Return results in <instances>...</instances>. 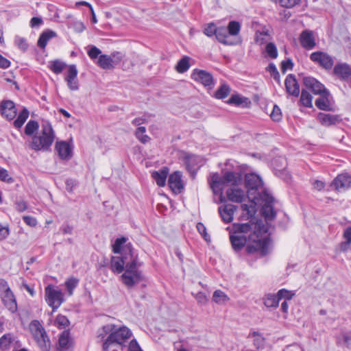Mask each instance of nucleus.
Instances as JSON below:
<instances>
[{
  "label": "nucleus",
  "mask_w": 351,
  "mask_h": 351,
  "mask_svg": "<svg viewBox=\"0 0 351 351\" xmlns=\"http://www.w3.org/2000/svg\"><path fill=\"white\" fill-rule=\"evenodd\" d=\"M230 239L234 250L245 248L248 254H256L261 257L270 252V240L261 234V225L258 221L250 220L246 223H234L228 228Z\"/></svg>",
  "instance_id": "f257e3e1"
},
{
  "label": "nucleus",
  "mask_w": 351,
  "mask_h": 351,
  "mask_svg": "<svg viewBox=\"0 0 351 351\" xmlns=\"http://www.w3.org/2000/svg\"><path fill=\"white\" fill-rule=\"evenodd\" d=\"M127 240L125 237L118 238L112 245L113 252L118 254L112 256L110 261L111 270L114 273H121L138 258L131 243H126Z\"/></svg>",
  "instance_id": "f03ea898"
},
{
  "label": "nucleus",
  "mask_w": 351,
  "mask_h": 351,
  "mask_svg": "<svg viewBox=\"0 0 351 351\" xmlns=\"http://www.w3.org/2000/svg\"><path fill=\"white\" fill-rule=\"evenodd\" d=\"M241 181V176L232 171H226L222 176L215 173L211 176L210 186L215 194L219 195V202H226L222 191L225 185L233 186L238 185Z\"/></svg>",
  "instance_id": "7ed1b4c3"
},
{
  "label": "nucleus",
  "mask_w": 351,
  "mask_h": 351,
  "mask_svg": "<svg viewBox=\"0 0 351 351\" xmlns=\"http://www.w3.org/2000/svg\"><path fill=\"white\" fill-rule=\"evenodd\" d=\"M55 139V133L48 121L42 123V129L38 136L32 138L31 147L34 150H47Z\"/></svg>",
  "instance_id": "20e7f679"
},
{
  "label": "nucleus",
  "mask_w": 351,
  "mask_h": 351,
  "mask_svg": "<svg viewBox=\"0 0 351 351\" xmlns=\"http://www.w3.org/2000/svg\"><path fill=\"white\" fill-rule=\"evenodd\" d=\"M132 335L131 331L127 327H121L111 332L107 339L103 344V349L105 351L109 350H115L117 348H123L125 343Z\"/></svg>",
  "instance_id": "39448f33"
},
{
  "label": "nucleus",
  "mask_w": 351,
  "mask_h": 351,
  "mask_svg": "<svg viewBox=\"0 0 351 351\" xmlns=\"http://www.w3.org/2000/svg\"><path fill=\"white\" fill-rule=\"evenodd\" d=\"M245 186L247 189V195L250 201L256 202L263 193V183L259 176L255 173H248L245 177Z\"/></svg>",
  "instance_id": "423d86ee"
},
{
  "label": "nucleus",
  "mask_w": 351,
  "mask_h": 351,
  "mask_svg": "<svg viewBox=\"0 0 351 351\" xmlns=\"http://www.w3.org/2000/svg\"><path fill=\"white\" fill-rule=\"evenodd\" d=\"M29 328L40 349L42 351H49L51 349L50 340L40 322L38 320L32 321Z\"/></svg>",
  "instance_id": "0eeeda50"
},
{
  "label": "nucleus",
  "mask_w": 351,
  "mask_h": 351,
  "mask_svg": "<svg viewBox=\"0 0 351 351\" xmlns=\"http://www.w3.org/2000/svg\"><path fill=\"white\" fill-rule=\"evenodd\" d=\"M140 266L141 263H138L137 258L136 261L125 269L124 272L121 276V279L126 287H132L142 280L141 273L138 269Z\"/></svg>",
  "instance_id": "6e6552de"
},
{
  "label": "nucleus",
  "mask_w": 351,
  "mask_h": 351,
  "mask_svg": "<svg viewBox=\"0 0 351 351\" xmlns=\"http://www.w3.org/2000/svg\"><path fill=\"white\" fill-rule=\"evenodd\" d=\"M45 298L47 304L52 308L53 312L56 311L64 302L63 293L51 285L45 287Z\"/></svg>",
  "instance_id": "1a4fd4ad"
},
{
  "label": "nucleus",
  "mask_w": 351,
  "mask_h": 351,
  "mask_svg": "<svg viewBox=\"0 0 351 351\" xmlns=\"http://www.w3.org/2000/svg\"><path fill=\"white\" fill-rule=\"evenodd\" d=\"M260 205L262 206L261 212L267 219H273L275 215V211L273 208L274 198L268 193H263L259 197Z\"/></svg>",
  "instance_id": "9d476101"
},
{
  "label": "nucleus",
  "mask_w": 351,
  "mask_h": 351,
  "mask_svg": "<svg viewBox=\"0 0 351 351\" xmlns=\"http://www.w3.org/2000/svg\"><path fill=\"white\" fill-rule=\"evenodd\" d=\"M310 59L312 62L319 64L322 68L329 70L334 64L332 56L323 51H315L311 54Z\"/></svg>",
  "instance_id": "9b49d317"
},
{
  "label": "nucleus",
  "mask_w": 351,
  "mask_h": 351,
  "mask_svg": "<svg viewBox=\"0 0 351 351\" xmlns=\"http://www.w3.org/2000/svg\"><path fill=\"white\" fill-rule=\"evenodd\" d=\"M123 56L119 52H114L112 56L100 55L97 60V64L103 69H112L114 64H118L122 60Z\"/></svg>",
  "instance_id": "f8f14e48"
},
{
  "label": "nucleus",
  "mask_w": 351,
  "mask_h": 351,
  "mask_svg": "<svg viewBox=\"0 0 351 351\" xmlns=\"http://www.w3.org/2000/svg\"><path fill=\"white\" fill-rule=\"evenodd\" d=\"M191 78L197 82L202 84L208 89H212L214 86V80L212 75L204 70L194 69Z\"/></svg>",
  "instance_id": "ddd939ff"
},
{
  "label": "nucleus",
  "mask_w": 351,
  "mask_h": 351,
  "mask_svg": "<svg viewBox=\"0 0 351 351\" xmlns=\"http://www.w3.org/2000/svg\"><path fill=\"white\" fill-rule=\"evenodd\" d=\"M0 111L1 115L9 121L13 120L17 114L15 104L11 100L2 101L0 104Z\"/></svg>",
  "instance_id": "4468645a"
},
{
  "label": "nucleus",
  "mask_w": 351,
  "mask_h": 351,
  "mask_svg": "<svg viewBox=\"0 0 351 351\" xmlns=\"http://www.w3.org/2000/svg\"><path fill=\"white\" fill-rule=\"evenodd\" d=\"M301 46L307 50L313 49L316 46V40L313 31L305 29L301 32L299 36Z\"/></svg>",
  "instance_id": "2eb2a0df"
},
{
  "label": "nucleus",
  "mask_w": 351,
  "mask_h": 351,
  "mask_svg": "<svg viewBox=\"0 0 351 351\" xmlns=\"http://www.w3.org/2000/svg\"><path fill=\"white\" fill-rule=\"evenodd\" d=\"M55 149L62 160H69L72 157L73 145L66 141H57Z\"/></svg>",
  "instance_id": "dca6fc26"
},
{
  "label": "nucleus",
  "mask_w": 351,
  "mask_h": 351,
  "mask_svg": "<svg viewBox=\"0 0 351 351\" xmlns=\"http://www.w3.org/2000/svg\"><path fill=\"white\" fill-rule=\"evenodd\" d=\"M304 84L306 88L311 89L315 95H322L328 91L322 83L312 77H305Z\"/></svg>",
  "instance_id": "f3484780"
},
{
  "label": "nucleus",
  "mask_w": 351,
  "mask_h": 351,
  "mask_svg": "<svg viewBox=\"0 0 351 351\" xmlns=\"http://www.w3.org/2000/svg\"><path fill=\"white\" fill-rule=\"evenodd\" d=\"M168 184L170 189L175 193H181L184 188L181 173L180 171H176L171 174L169 177Z\"/></svg>",
  "instance_id": "a211bd4d"
},
{
  "label": "nucleus",
  "mask_w": 351,
  "mask_h": 351,
  "mask_svg": "<svg viewBox=\"0 0 351 351\" xmlns=\"http://www.w3.org/2000/svg\"><path fill=\"white\" fill-rule=\"evenodd\" d=\"M250 204H243L241 205L242 214L240 217L242 220H252L255 221L253 218L256 213V206L260 204V199L257 200V202L250 201Z\"/></svg>",
  "instance_id": "6ab92c4d"
},
{
  "label": "nucleus",
  "mask_w": 351,
  "mask_h": 351,
  "mask_svg": "<svg viewBox=\"0 0 351 351\" xmlns=\"http://www.w3.org/2000/svg\"><path fill=\"white\" fill-rule=\"evenodd\" d=\"M1 299L6 308L12 313L17 309V305L14 295L10 289L8 287L1 294Z\"/></svg>",
  "instance_id": "aec40b11"
},
{
  "label": "nucleus",
  "mask_w": 351,
  "mask_h": 351,
  "mask_svg": "<svg viewBox=\"0 0 351 351\" xmlns=\"http://www.w3.org/2000/svg\"><path fill=\"white\" fill-rule=\"evenodd\" d=\"M226 196L229 201L241 203L245 198V192L239 189L237 185L230 186L226 190Z\"/></svg>",
  "instance_id": "412c9836"
},
{
  "label": "nucleus",
  "mask_w": 351,
  "mask_h": 351,
  "mask_svg": "<svg viewBox=\"0 0 351 351\" xmlns=\"http://www.w3.org/2000/svg\"><path fill=\"white\" fill-rule=\"evenodd\" d=\"M237 206L232 204H225L219 208V214L222 220L226 223H230L233 220V216Z\"/></svg>",
  "instance_id": "4be33fe9"
},
{
  "label": "nucleus",
  "mask_w": 351,
  "mask_h": 351,
  "mask_svg": "<svg viewBox=\"0 0 351 351\" xmlns=\"http://www.w3.org/2000/svg\"><path fill=\"white\" fill-rule=\"evenodd\" d=\"M332 185L337 190H345L351 186V176L348 174H340L332 182Z\"/></svg>",
  "instance_id": "5701e85b"
},
{
  "label": "nucleus",
  "mask_w": 351,
  "mask_h": 351,
  "mask_svg": "<svg viewBox=\"0 0 351 351\" xmlns=\"http://www.w3.org/2000/svg\"><path fill=\"white\" fill-rule=\"evenodd\" d=\"M287 93L293 96L298 97L300 94V87L296 79L292 74H289L285 82Z\"/></svg>",
  "instance_id": "b1692460"
},
{
  "label": "nucleus",
  "mask_w": 351,
  "mask_h": 351,
  "mask_svg": "<svg viewBox=\"0 0 351 351\" xmlns=\"http://www.w3.org/2000/svg\"><path fill=\"white\" fill-rule=\"evenodd\" d=\"M204 163V159L195 155H190L186 157V167L191 173H194Z\"/></svg>",
  "instance_id": "393cba45"
},
{
  "label": "nucleus",
  "mask_w": 351,
  "mask_h": 351,
  "mask_svg": "<svg viewBox=\"0 0 351 351\" xmlns=\"http://www.w3.org/2000/svg\"><path fill=\"white\" fill-rule=\"evenodd\" d=\"M169 173V169L164 167L158 171H153L152 177L156 181L158 186H164L166 183V180Z\"/></svg>",
  "instance_id": "a878e982"
},
{
  "label": "nucleus",
  "mask_w": 351,
  "mask_h": 351,
  "mask_svg": "<svg viewBox=\"0 0 351 351\" xmlns=\"http://www.w3.org/2000/svg\"><path fill=\"white\" fill-rule=\"evenodd\" d=\"M320 97L315 100V106L322 110L330 111L332 110L329 101L330 92L327 91L320 95Z\"/></svg>",
  "instance_id": "bb28decb"
},
{
  "label": "nucleus",
  "mask_w": 351,
  "mask_h": 351,
  "mask_svg": "<svg viewBox=\"0 0 351 351\" xmlns=\"http://www.w3.org/2000/svg\"><path fill=\"white\" fill-rule=\"evenodd\" d=\"M215 37L221 43L228 45H232L235 44L234 42L230 40V35L228 34V29L224 27H217Z\"/></svg>",
  "instance_id": "cd10ccee"
},
{
  "label": "nucleus",
  "mask_w": 351,
  "mask_h": 351,
  "mask_svg": "<svg viewBox=\"0 0 351 351\" xmlns=\"http://www.w3.org/2000/svg\"><path fill=\"white\" fill-rule=\"evenodd\" d=\"M334 73L336 75L345 80L351 75V68L347 64H337L334 68Z\"/></svg>",
  "instance_id": "c85d7f7f"
},
{
  "label": "nucleus",
  "mask_w": 351,
  "mask_h": 351,
  "mask_svg": "<svg viewBox=\"0 0 351 351\" xmlns=\"http://www.w3.org/2000/svg\"><path fill=\"white\" fill-rule=\"evenodd\" d=\"M57 36V34L56 32L47 29L44 31L40 36L38 40V46L41 49H45L47 45L48 41L52 38Z\"/></svg>",
  "instance_id": "c756f323"
},
{
  "label": "nucleus",
  "mask_w": 351,
  "mask_h": 351,
  "mask_svg": "<svg viewBox=\"0 0 351 351\" xmlns=\"http://www.w3.org/2000/svg\"><path fill=\"white\" fill-rule=\"evenodd\" d=\"M344 241L341 242L339 245L340 250L346 252L350 249L351 246V227L346 228L343 234Z\"/></svg>",
  "instance_id": "7c9ffc66"
},
{
  "label": "nucleus",
  "mask_w": 351,
  "mask_h": 351,
  "mask_svg": "<svg viewBox=\"0 0 351 351\" xmlns=\"http://www.w3.org/2000/svg\"><path fill=\"white\" fill-rule=\"evenodd\" d=\"M317 119L322 125L326 126L333 125L337 121V118L335 116L322 112L318 114Z\"/></svg>",
  "instance_id": "2f4dec72"
},
{
  "label": "nucleus",
  "mask_w": 351,
  "mask_h": 351,
  "mask_svg": "<svg viewBox=\"0 0 351 351\" xmlns=\"http://www.w3.org/2000/svg\"><path fill=\"white\" fill-rule=\"evenodd\" d=\"M191 58L189 56H184L177 63L176 69L177 72L183 73L186 72L191 66L190 64Z\"/></svg>",
  "instance_id": "473e14b6"
},
{
  "label": "nucleus",
  "mask_w": 351,
  "mask_h": 351,
  "mask_svg": "<svg viewBox=\"0 0 351 351\" xmlns=\"http://www.w3.org/2000/svg\"><path fill=\"white\" fill-rule=\"evenodd\" d=\"M250 337L253 338V345L258 349H263L265 346V339L258 332H253L250 334Z\"/></svg>",
  "instance_id": "72a5a7b5"
},
{
  "label": "nucleus",
  "mask_w": 351,
  "mask_h": 351,
  "mask_svg": "<svg viewBox=\"0 0 351 351\" xmlns=\"http://www.w3.org/2000/svg\"><path fill=\"white\" fill-rule=\"evenodd\" d=\"M28 117L29 111L26 108H24L19 112L16 119L14 121V126L18 129L21 128L27 119Z\"/></svg>",
  "instance_id": "f704fd0d"
},
{
  "label": "nucleus",
  "mask_w": 351,
  "mask_h": 351,
  "mask_svg": "<svg viewBox=\"0 0 351 351\" xmlns=\"http://www.w3.org/2000/svg\"><path fill=\"white\" fill-rule=\"evenodd\" d=\"M213 300L217 304H225L229 301L230 298L223 291L217 290L213 293Z\"/></svg>",
  "instance_id": "c9c22d12"
},
{
  "label": "nucleus",
  "mask_w": 351,
  "mask_h": 351,
  "mask_svg": "<svg viewBox=\"0 0 351 351\" xmlns=\"http://www.w3.org/2000/svg\"><path fill=\"white\" fill-rule=\"evenodd\" d=\"M230 93V88L228 85L222 84L215 93V97L217 99H221L227 97Z\"/></svg>",
  "instance_id": "e433bc0d"
},
{
  "label": "nucleus",
  "mask_w": 351,
  "mask_h": 351,
  "mask_svg": "<svg viewBox=\"0 0 351 351\" xmlns=\"http://www.w3.org/2000/svg\"><path fill=\"white\" fill-rule=\"evenodd\" d=\"M312 100L313 97L310 93L306 90H302L300 97V102L302 105L307 108H311L313 106Z\"/></svg>",
  "instance_id": "4c0bfd02"
},
{
  "label": "nucleus",
  "mask_w": 351,
  "mask_h": 351,
  "mask_svg": "<svg viewBox=\"0 0 351 351\" xmlns=\"http://www.w3.org/2000/svg\"><path fill=\"white\" fill-rule=\"evenodd\" d=\"M279 298L277 295L267 294L265 295L264 304L267 307H276L278 306Z\"/></svg>",
  "instance_id": "58836bf2"
},
{
  "label": "nucleus",
  "mask_w": 351,
  "mask_h": 351,
  "mask_svg": "<svg viewBox=\"0 0 351 351\" xmlns=\"http://www.w3.org/2000/svg\"><path fill=\"white\" fill-rule=\"evenodd\" d=\"M66 64L58 60H54L50 63L49 69L56 74H59L64 69Z\"/></svg>",
  "instance_id": "ea45409f"
},
{
  "label": "nucleus",
  "mask_w": 351,
  "mask_h": 351,
  "mask_svg": "<svg viewBox=\"0 0 351 351\" xmlns=\"http://www.w3.org/2000/svg\"><path fill=\"white\" fill-rule=\"evenodd\" d=\"M227 29L230 36H237L240 32L241 25L237 21H230L228 25Z\"/></svg>",
  "instance_id": "a19ab883"
},
{
  "label": "nucleus",
  "mask_w": 351,
  "mask_h": 351,
  "mask_svg": "<svg viewBox=\"0 0 351 351\" xmlns=\"http://www.w3.org/2000/svg\"><path fill=\"white\" fill-rule=\"evenodd\" d=\"M146 129L145 127H139L137 128L135 136L143 143H147L150 138L145 134Z\"/></svg>",
  "instance_id": "79ce46f5"
},
{
  "label": "nucleus",
  "mask_w": 351,
  "mask_h": 351,
  "mask_svg": "<svg viewBox=\"0 0 351 351\" xmlns=\"http://www.w3.org/2000/svg\"><path fill=\"white\" fill-rule=\"evenodd\" d=\"M69 342L70 340L69 332L66 331L63 332L59 337V347L62 350L67 349L69 348Z\"/></svg>",
  "instance_id": "37998d69"
},
{
  "label": "nucleus",
  "mask_w": 351,
  "mask_h": 351,
  "mask_svg": "<svg viewBox=\"0 0 351 351\" xmlns=\"http://www.w3.org/2000/svg\"><path fill=\"white\" fill-rule=\"evenodd\" d=\"M38 128V123L36 121L30 120L25 128V133L27 135H32Z\"/></svg>",
  "instance_id": "c03bdc74"
},
{
  "label": "nucleus",
  "mask_w": 351,
  "mask_h": 351,
  "mask_svg": "<svg viewBox=\"0 0 351 351\" xmlns=\"http://www.w3.org/2000/svg\"><path fill=\"white\" fill-rule=\"evenodd\" d=\"M12 342L10 334H5L0 338V348L1 350H7Z\"/></svg>",
  "instance_id": "a18cd8bd"
},
{
  "label": "nucleus",
  "mask_w": 351,
  "mask_h": 351,
  "mask_svg": "<svg viewBox=\"0 0 351 351\" xmlns=\"http://www.w3.org/2000/svg\"><path fill=\"white\" fill-rule=\"evenodd\" d=\"M248 99L245 97H241L239 95H232L228 100V104H235L237 106L243 105L247 104Z\"/></svg>",
  "instance_id": "49530a36"
},
{
  "label": "nucleus",
  "mask_w": 351,
  "mask_h": 351,
  "mask_svg": "<svg viewBox=\"0 0 351 351\" xmlns=\"http://www.w3.org/2000/svg\"><path fill=\"white\" fill-rule=\"evenodd\" d=\"M69 27H72L77 33H81L85 29V25L80 21L74 20L68 24Z\"/></svg>",
  "instance_id": "de8ad7c7"
},
{
  "label": "nucleus",
  "mask_w": 351,
  "mask_h": 351,
  "mask_svg": "<svg viewBox=\"0 0 351 351\" xmlns=\"http://www.w3.org/2000/svg\"><path fill=\"white\" fill-rule=\"evenodd\" d=\"M217 27L214 23H208L204 29V33L208 37L216 35Z\"/></svg>",
  "instance_id": "09e8293b"
},
{
  "label": "nucleus",
  "mask_w": 351,
  "mask_h": 351,
  "mask_svg": "<svg viewBox=\"0 0 351 351\" xmlns=\"http://www.w3.org/2000/svg\"><path fill=\"white\" fill-rule=\"evenodd\" d=\"M78 280L76 278H71L67 280L65 282L66 288L69 292V295H71L73 292V289L77 287Z\"/></svg>",
  "instance_id": "8fccbe9b"
},
{
  "label": "nucleus",
  "mask_w": 351,
  "mask_h": 351,
  "mask_svg": "<svg viewBox=\"0 0 351 351\" xmlns=\"http://www.w3.org/2000/svg\"><path fill=\"white\" fill-rule=\"evenodd\" d=\"M266 52L271 58H276L278 56V51L276 45L272 43H269L266 45Z\"/></svg>",
  "instance_id": "3c124183"
},
{
  "label": "nucleus",
  "mask_w": 351,
  "mask_h": 351,
  "mask_svg": "<svg viewBox=\"0 0 351 351\" xmlns=\"http://www.w3.org/2000/svg\"><path fill=\"white\" fill-rule=\"evenodd\" d=\"M15 45L21 50L25 51L28 47V44L25 38L16 36L14 38Z\"/></svg>",
  "instance_id": "603ef678"
},
{
  "label": "nucleus",
  "mask_w": 351,
  "mask_h": 351,
  "mask_svg": "<svg viewBox=\"0 0 351 351\" xmlns=\"http://www.w3.org/2000/svg\"><path fill=\"white\" fill-rule=\"evenodd\" d=\"M69 319L64 315H58L56 319L55 324L60 328H65L69 324Z\"/></svg>",
  "instance_id": "864d4df0"
},
{
  "label": "nucleus",
  "mask_w": 351,
  "mask_h": 351,
  "mask_svg": "<svg viewBox=\"0 0 351 351\" xmlns=\"http://www.w3.org/2000/svg\"><path fill=\"white\" fill-rule=\"evenodd\" d=\"M77 69L74 64L69 65L68 67L67 75L65 77V80H73L77 78Z\"/></svg>",
  "instance_id": "5fc2aeb1"
},
{
  "label": "nucleus",
  "mask_w": 351,
  "mask_h": 351,
  "mask_svg": "<svg viewBox=\"0 0 351 351\" xmlns=\"http://www.w3.org/2000/svg\"><path fill=\"white\" fill-rule=\"evenodd\" d=\"M269 39V34L266 32H256V42L259 45H263Z\"/></svg>",
  "instance_id": "6e6d98bb"
},
{
  "label": "nucleus",
  "mask_w": 351,
  "mask_h": 351,
  "mask_svg": "<svg viewBox=\"0 0 351 351\" xmlns=\"http://www.w3.org/2000/svg\"><path fill=\"white\" fill-rule=\"evenodd\" d=\"M293 293L285 289L279 290L277 293V296L279 298V300L282 298L289 300L293 298Z\"/></svg>",
  "instance_id": "4d7b16f0"
},
{
  "label": "nucleus",
  "mask_w": 351,
  "mask_h": 351,
  "mask_svg": "<svg viewBox=\"0 0 351 351\" xmlns=\"http://www.w3.org/2000/svg\"><path fill=\"white\" fill-rule=\"evenodd\" d=\"M270 116L274 121H280L282 119V113L280 108L278 106L275 105L273 108V110Z\"/></svg>",
  "instance_id": "13d9d810"
},
{
  "label": "nucleus",
  "mask_w": 351,
  "mask_h": 351,
  "mask_svg": "<svg viewBox=\"0 0 351 351\" xmlns=\"http://www.w3.org/2000/svg\"><path fill=\"white\" fill-rule=\"evenodd\" d=\"M351 341V333L350 332H343L342 333L338 339V343H343L348 346Z\"/></svg>",
  "instance_id": "bf43d9fd"
},
{
  "label": "nucleus",
  "mask_w": 351,
  "mask_h": 351,
  "mask_svg": "<svg viewBox=\"0 0 351 351\" xmlns=\"http://www.w3.org/2000/svg\"><path fill=\"white\" fill-rule=\"evenodd\" d=\"M0 180L7 182L8 183L13 182V179L10 176L8 171L2 168H0Z\"/></svg>",
  "instance_id": "052dcab7"
},
{
  "label": "nucleus",
  "mask_w": 351,
  "mask_h": 351,
  "mask_svg": "<svg viewBox=\"0 0 351 351\" xmlns=\"http://www.w3.org/2000/svg\"><path fill=\"white\" fill-rule=\"evenodd\" d=\"M101 51L95 46H91L88 51V55L91 59H95L100 56Z\"/></svg>",
  "instance_id": "680f3d73"
},
{
  "label": "nucleus",
  "mask_w": 351,
  "mask_h": 351,
  "mask_svg": "<svg viewBox=\"0 0 351 351\" xmlns=\"http://www.w3.org/2000/svg\"><path fill=\"white\" fill-rule=\"evenodd\" d=\"M69 88L71 90H77L79 89V82L77 78L73 80H65Z\"/></svg>",
  "instance_id": "e2e57ef3"
},
{
  "label": "nucleus",
  "mask_w": 351,
  "mask_h": 351,
  "mask_svg": "<svg viewBox=\"0 0 351 351\" xmlns=\"http://www.w3.org/2000/svg\"><path fill=\"white\" fill-rule=\"evenodd\" d=\"M301 0H280V3L282 6L286 8H293L298 4Z\"/></svg>",
  "instance_id": "0e129e2a"
},
{
  "label": "nucleus",
  "mask_w": 351,
  "mask_h": 351,
  "mask_svg": "<svg viewBox=\"0 0 351 351\" xmlns=\"http://www.w3.org/2000/svg\"><path fill=\"white\" fill-rule=\"evenodd\" d=\"M128 351H143L135 339L130 342Z\"/></svg>",
  "instance_id": "69168bd1"
},
{
  "label": "nucleus",
  "mask_w": 351,
  "mask_h": 351,
  "mask_svg": "<svg viewBox=\"0 0 351 351\" xmlns=\"http://www.w3.org/2000/svg\"><path fill=\"white\" fill-rule=\"evenodd\" d=\"M23 221L26 224H27L29 226L34 227L37 224V221L36 218L29 217V216H25L23 217Z\"/></svg>",
  "instance_id": "338daca9"
},
{
  "label": "nucleus",
  "mask_w": 351,
  "mask_h": 351,
  "mask_svg": "<svg viewBox=\"0 0 351 351\" xmlns=\"http://www.w3.org/2000/svg\"><path fill=\"white\" fill-rule=\"evenodd\" d=\"M284 351H304L303 348L298 344H292L287 346Z\"/></svg>",
  "instance_id": "774afa93"
}]
</instances>
